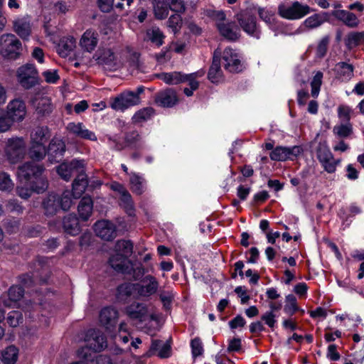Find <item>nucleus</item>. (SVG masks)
<instances>
[{
	"mask_svg": "<svg viewBox=\"0 0 364 364\" xmlns=\"http://www.w3.org/2000/svg\"><path fill=\"white\" fill-rule=\"evenodd\" d=\"M98 33L92 29H87L80 40L81 48L88 53H91L96 48L98 44Z\"/></svg>",
	"mask_w": 364,
	"mask_h": 364,
	"instance_id": "obj_24",
	"label": "nucleus"
},
{
	"mask_svg": "<svg viewBox=\"0 0 364 364\" xmlns=\"http://www.w3.org/2000/svg\"><path fill=\"white\" fill-rule=\"evenodd\" d=\"M257 13L259 18L273 29L275 23L274 12L267 8L258 7Z\"/></svg>",
	"mask_w": 364,
	"mask_h": 364,
	"instance_id": "obj_46",
	"label": "nucleus"
},
{
	"mask_svg": "<svg viewBox=\"0 0 364 364\" xmlns=\"http://www.w3.org/2000/svg\"><path fill=\"white\" fill-rule=\"evenodd\" d=\"M220 53L214 52L213 62L208 73V80L213 83H220L224 80L223 70L220 67Z\"/></svg>",
	"mask_w": 364,
	"mask_h": 364,
	"instance_id": "obj_23",
	"label": "nucleus"
},
{
	"mask_svg": "<svg viewBox=\"0 0 364 364\" xmlns=\"http://www.w3.org/2000/svg\"><path fill=\"white\" fill-rule=\"evenodd\" d=\"M24 295V289L20 285H12L8 289L6 294H3L0 297V302L5 306L15 307Z\"/></svg>",
	"mask_w": 364,
	"mask_h": 364,
	"instance_id": "obj_14",
	"label": "nucleus"
},
{
	"mask_svg": "<svg viewBox=\"0 0 364 364\" xmlns=\"http://www.w3.org/2000/svg\"><path fill=\"white\" fill-rule=\"evenodd\" d=\"M120 205L122 206L129 215L134 213V204L130 193L127 191L120 195Z\"/></svg>",
	"mask_w": 364,
	"mask_h": 364,
	"instance_id": "obj_49",
	"label": "nucleus"
},
{
	"mask_svg": "<svg viewBox=\"0 0 364 364\" xmlns=\"http://www.w3.org/2000/svg\"><path fill=\"white\" fill-rule=\"evenodd\" d=\"M169 9L178 14L183 13L186 6L183 0H166Z\"/></svg>",
	"mask_w": 364,
	"mask_h": 364,
	"instance_id": "obj_58",
	"label": "nucleus"
},
{
	"mask_svg": "<svg viewBox=\"0 0 364 364\" xmlns=\"http://www.w3.org/2000/svg\"><path fill=\"white\" fill-rule=\"evenodd\" d=\"M33 103L36 111L41 115H46L52 112L53 106L50 100L47 97L36 98Z\"/></svg>",
	"mask_w": 364,
	"mask_h": 364,
	"instance_id": "obj_37",
	"label": "nucleus"
},
{
	"mask_svg": "<svg viewBox=\"0 0 364 364\" xmlns=\"http://www.w3.org/2000/svg\"><path fill=\"white\" fill-rule=\"evenodd\" d=\"M73 204L71 192L65 191L61 196L55 193H50L43 200L42 206L47 216L55 215L60 209L68 210Z\"/></svg>",
	"mask_w": 364,
	"mask_h": 364,
	"instance_id": "obj_1",
	"label": "nucleus"
},
{
	"mask_svg": "<svg viewBox=\"0 0 364 364\" xmlns=\"http://www.w3.org/2000/svg\"><path fill=\"white\" fill-rule=\"evenodd\" d=\"M329 43V38L323 37L318 43L316 48V56L319 58H323L327 52V48Z\"/></svg>",
	"mask_w": 364,
	"mask_h": 364,
	"instance_id": "obj_61",
	"label": "nucleus"
},
{
	"mask_svg": "<svg viewBox=\"0 0 364 364\" xmlns=\"http://www.w3.org/2000/svg\"><path fill=\"white\" fill-rule=\"evenodd\" d=\"M155 17L164 19L168 15L169 7L166 0H152Z\"/></svg>",
	"mask_w": 364,
	"mask_h": 364,
	"instance_id": "obj_39",
	"label": "nucleus"
},
{
	"mask_svg": "<svg viewBox=\"0 0 364 364\" xmlns=\"http://www.w3.org/2000/svg\"><path fill=\"white\" fill-rule=\"evenodd\" d=\"M44 171V167L36 164L34 162H26L20 166L18 168V176L25 180H30L32 178L38 179Z\"/></svg>",
	"mask_w": 364,
	"mask_h": 364,
	"instance_id": "obj_19",
	"label": "nucleus"
},
{
	"mask_svg": "<svg viewBox=\"0 0 364 364\" xmlns=\"http://www.w3.org/2000/svg\"><path fill=\"white\" fill-rule=\"evenodd\" d=\"M66 151L65 141L59 137H53L47 148L48 160L50 164H56L62 161Z\"/></svg>",
	"mask_w": 364,
	"mask_h": 364,
	"instance_id": "obj_7",
	"label": "nucleus"
},
{
	"mask_svg": "<svg viewBox=\"0 0 364 364\" xmlns=\"http://www.w3.org/2000/svg\"><path fill=\"white\" fill-rule=\"evenodd\" d=\"M328 18L326 12L314 14L306 18L301 25L294 31V34H301L307 31L314 30L321 26Z\"/></svg>",
	"mask_w": 364,
	"mask_h": 364,
	"instance_id": "obj_12",
	"label": "nucleus"
},
{
	"mask_svg": "<svg viewBox=\"0 0 364 364\" xmlns=\"http://www.w3.org/2000/svg\"><path fill=\"white\" fill-rule=\"evenodd\" d=\"M63 226L66 233L73 236L79 234L80 231L78 219L73 214H69L64 218Z\"/></svg>",
	"mask_w": 364,
	"mask_h": 364,
	"instance_id": "obj_33",
	"label": "nucleus"
},
{
	"mask_svg": "<svg viewBox=\"0 0 364 364\" xmlns=\"http://www.w3.org/2000/svg\"><path fill=\"white\" fill-rule=\"evenodd\" d=\"M36 180L37 181H34L31 186L32 189L38 193L45 191L48 188L47 180L41 176Z\"/></svg>",
	"mask_w": 364,
	"mask_h": 364,
	"instance_id": "obj_64",
	"label": "nucleus"
},
{
	"mask_svg": "<svg viewBox=\"0 0 364 364\" xmlns=\"http://www.w3.org/2000/svg\"><path fill=\"white\" fill-rule=\"evenodd\" d=\"M115 252L128 258L133 252V244L130 240H118L115 245Z\"/></svg>",
	"mask_w": 364,
	"mask_h": 364,
	"instance_id": "obj_41",
	"label": "nucleus"
},
{
	"mask_svg": "<svg viewBox=\"0 0 364 364\" xmlns=\"http://www.w3.org/2000/svg\"><path fill=\"white\" fill-rule=\"evenodd\" d=\"M225 68L230 73H237L242 70V63L237 53L232 48H227L222 55Z\"/></svg>",
	"mask_w": 364,
	"mask_h": 364,
	"instance_id": "obj_16",
	"label": "nucleus"
},
{
	"mask_svg": "<svg viewBox=\"0 0 364 364\" xmlns=\"http://www.w3.org/2000/svg\"><path fill=\"white\" fill-rule=\"evenodd\" d=\"M29 156L33 161H41L47 154V149L43 144H31Z\"/></svg>",
	"mask_w": 364,
	"mask_h": 364,
	"instance_id": "obj_43",
	"label": "nucleus"
},
{
	"mask_svg": "<svg viewBox=\"0 0 364 364\" xmlns=\"http://www.w3.org/2000/svg\"><path fill=\"white\" fill-rule=\"evenodd\" d=\"M14 183L10 175L5 172L0 173V191L10 192L13 190Z\"/></svg>",
	"mask_w": 364,
	"mask_h": 364,
	"instance_id": "obj_53",
	"label": "nucleus"
},
{
	"mask_svg": "<svg viewBox=\"0 0 364 364\" xmlns=\"http://www.w3.org/2000/svg\"><path fill=\"white\" fill-rule=\"evenodd\" d=\"M22 319L21 314L18 311H12L9 313L6 321L11 327H16L18 326L20 321Z\"/></svg>",
	"mask_w": 364,
	"mask_h": 364,
	"instance_id": "obj_59",
	"label": "nucleus"
},
{
	"mask_svg": "<svg viewBox=\"0 0 364 364\" xmlns=\"http://www.w3.org/2000/svg\"><path fill=\"white\" fill-rule=\"evenodd\" d=\"M317 158L323 168L329 173H334L336 170L338 162L326 143H320L316 151Z\"/></svg>",
	"mask_w": 364,
	"mask_h": 364,
	"instance_id": "obj_8",
	"label": "nucleus"
},
{
	"mask_svg": "<svg viewBox=\"0 0 364 364\" xmlns=\"http://www.w3.org/2000/svg\"><path fill=\"white\" fill-rule=\"evenodd\" d=\"M5 153L11 164L21 160L26 154V143L23 138L15 137L9 139L5 147Z\"/></svg>",
	"mask_w": 364,
	"mask_h": 364,
	"instance_id": "obj_5",
	"label": "nucleus"
},
{
	"mask_svg": "<svg viewBox=\"0 0 364 364\" xmlns=\"http://www.w3.org/2000/svg\"><path fill=\"white\" fill-rule=\"evenodd\" d=\"M351 112L350 107L347 105H342L338 107V116L340 119L346 122V123L349 122Z\"/></svg>",
	"mask_w": 364,
	"mask_h": 364,
	"instance_id": "obj_60",
	"label": "nucleus"
},
{
	"mask_svg": "<svg viewBox=\"0 0 364 364\" xmlns=\"http://www.w3.org/2000/svg\"><path fill=\"white\" fill-rule=\"evenodd\" d=\"M363 43H364V32H350L345 39V45L348 50H352Z\"/></svg>",
	"mask_w": 364,
	"mask_h": 364,
	"instance_id": "obj_40",
	"label": "nucleus"
},
{
	"mask_svg": "<svg viewBox=\"0 0 364 364\" xmlns=\"http://www.w3.org/2000/svg\"><path fill=\"white\" fill-rule=\"evenodd\" d=\"M129 261L130 260H129L127 257L121 255L120 254L115 253L109 258V263L112 268H113L115 271L122 273V270L118 269L117 267H114V264H118L119 267L124 269L127 267V264H129Z\"/></svg>",
	"mask_w": 364,
	"mask_h": 364,
	"instance_id": "obj_47",
	"label": "nucleus"
},
{
	"mask_svg": "<svg viewBox=\"0 0 364 364\" xmlns=\"http://www.w3.org/2000/svg\"><path fill=\"white\" fill-rule=\"evenodd\" d=\"M127 315L132 319L143 321L148 314V308L146 304L133 302L125 309Z\"/></svg>",
	"mask_w": 364,
	"mask_h": 364,
	"instance_id": "obj_26",
	"label": "nucleus"
},
{
	"mask_svg": "<svg viewBox=\"0 0 364 364\" xmlns=\"http://www.w3.org/2000/svg\"><path fill=\"white\" fill-rule=\"evenodd\" d=\"M140 103V97L134 92H124L109 100L110 107L115 111L124 112Z\"/></svg>",
	"mask_w": 364,
	"mask_h": 364,
	"instance_id": "obj_4",
	"label": "nucleus"
},
{
	"mask_svg": "<svg viewBox=\"0 0 364 364\" xmlns=\"http://www.w3.org/2000/svg\"><path fill=\"white\" fill-rule=\"evenodd\" d=\"M95 352L87 344L85 346L81 347L77 350V356L85 363L89 361L93 362Z\"/></svg>",
	"mask_w": 364,
	"mask_h": 364,
	"instance_id": "obj_54",
	"label": "nucleus"
},
{
	"mask_svg": "<svg viewBox=\"0 0 364 364\" xmlns=\"http://www.w3.org/2000/svg\"><path fill=\"white\" fill-rule=\"evenodd\" d=\"M353 65L346 62H339L335 67V72L338 77L345 82L349 81L353 77Z\"/></svg>",
	"mask_w": 364,
	"mask_h": 364,
	"instance_id": "obj_32",
	"label": "nucleus"
},
{
	"mask_svg": "<svg viewBox=\"0 0 364 364\" xmlns=\"http://www.w3.org/2000/svg\"><path fill=\"white\" fill-rule=\"evenodd\" d=\"M76 41L72 36L63 38L58 46V52L62 57H67L75 48Z\"/></svg>",
	"mask_w": 364,
	"mask_h": 364,
	"instance_id": "obj_36",
	"label": "nucleus"
},
{
	"mask_svg": "<svg viewBox=\"0 0 364 364\" xmlns=\"http://www.w3.org/2000/svg\"><path fill=\"white\" fill-rule=\"evenodd\" d=\"M18 350L14 346H10L1 353L2 362L4 364H15L17 360Z\"/></svg>",
	"mask_w": 364,
	"mask_h": 364,
	"instance_id": "obj_42",
	"label": "nucleus"
},
{
	"mask_svg": "<svg viewBox=\"0 0 364 364\" xmlns=\"http://www.w3.org/2000/svg\"><path fill=\"white\" fill-rule=\"evenodd\" d=\"M14 31L23 39H26L31 34V26L27 17L18 18L14 21Z\"/></svg>",
	"mask_w": 364,
	"mask_h": 364,
	"instance_id": "obj_30",
	"label": "nucleus"
},
{
	"mask_svg": "<svg viewBox=\"0 0 364 364\" xmlns=\"http://www.w3.org/2000/svg\"><path fill=\"white\" fill-rule=\"evenodd\" d=\"M146 38L148 41H150L157 46H160L164 43L163 39L164 36L159 28L153 27L147 30Z\"/></svg>",
	"mask_w": 364,
	"mask_h": 364,
	"instance_id": "obj_45",
	"label": "nucleus"
},
{
	"mask_svg": "<svg viewBox=\"0 0 364 364\" xmlns=\"http://www.w3.org/2000/svg\"><path fill=\"white\" fill-rule=\"evenodd\" d=\"M146 284H136V294L140 297H149L158 291L159 284L157 279L152 275L148 274L143 279Z\"/></svg>",
	"mask_w": 364,
	"mask_h": 364,
	"instance_id": "obj_17",
	"label": "nucleus"
},
{
	"mask_svg": "<svg viewBox=\"0 0 364 364\" xmlns=\"http://www.w3.org/2000/svg\"><path fill=\"white\" fill-rule=\"evenodd\" d=\"M85 341L93 351H101L107 347L106 338L99 330H89L86 334Z\"/></svg>",
	"mask_w": 364,
	"mask_h": 364,
	"instance_id": "obj_20",
	"label": "nucleus"
},
{
	"mask_svg": "<svg viewBox=\"0 0 364 364\" xmlns=\"http://www.w3.org/2000/svg\"><path fill=\"white\" fill-rule=\"evenodd\" d=\"M84 161L82 160L73 159L70 163L63 162L56 168L58 174L63 180L68 181L74 173H78L83 171Z\"/></svg>",
	"mask_w": 364,
	"mask_h": 364,
	"instance_id": "obj_11",
	"label": "nucleus"
},
{
	"mask_svg": "<svg viewBox=\"0 0 364 364\" xmlns=\"http://www.w3.org/2000/svg\"><path fill=\"white\" fill-rule=\"evenodd\" d=\"M159 298L166 309L170 307L173 299V294L171 291L161 290L159 292Z\"/></svg>",
	"mask_w": 364,
	"mask_h": 364,
	"instance_id": "obj_63",
	"label": "nucleus"
},
{
	"mask_svg": "<svg viewBox=\"0 0 364 364\" xmlns=\"http://www.w3.org/2000/svg\"><path fill=\"white\" fill-rule=\"evenodd\" d=\"M48 129L44 127H38L33 130L31 134V144H43L46 141V134Z\"/></svg>",
	"mask_w": 364,
	"mask_h": 364,
	"instance_id": "obj_50",
	"label": "nucleus"
},
{
	"mask_svg": "<svg viewBox=\"0 0 364 364\" xmlns=\"http://www.w3.org/2000/svg\"><path fill=\"white\" fill-rule=\"evenodd\" d=\"M236 17L240 27L246 33L257 39L260 38L261 31L255 16L247 13H240Z\"/></svg>",
	"mask_w": 364,
	"mask_h": 364,
	"instance_id": "obj_9",
	"label": "nucleus"
},
{
	"mask_svg": "<svg viewBox=\"0 0 364 364\" xmlns=\"http://www.w3.org/2000/svg\"><path fill=\"white\" fill-rule=\"evenodd\" d=\"M299 310V307L296 303V298L293 294H288L286 296V304L284 308V311L292 316Z\"/></svg>",
	"mask_w": 364,
	"mask_h": 364,
	"instance_id": "obj_51",
	"label": "nucleus"
},
{
	"mask_svg": "<svg viewBox=\"0 0 364 364\" xmlns=\"http://www.w3.org/2000/svg\"><path fill=\"white\" fill-rule=\"evenodd\" d=\"M118 316V311L114 308L105 307L100 313V323L109 333H112L115 328Z\"/></svg>",
	"mask_w": 364,
	"mask_h": 364,
	"instance_id": "obj_15",
	"label": "nucleus"
},
{
	"mask_svg": "<svg viewBox=\"0 0 364 364\" xmlns=\"http://www.w3.org/2000/svg\"><path fill=\"white\" fill-rule=\"evenodd\" d=\"M154 114V109L151 107L144 108L136 112L132 117L135 123H141L150 119Z\"/></svg>",
	"mask_w": 364,
	"mask_h": 364,
	"instance_id": "obj_52",
	"label": "nucleus"
},
{
	"mask_svg": "<svg viewBox=\"0 0 364 364\" xmlns=\"http://www.w3.org/2000/svg\"><path fill=\"white\" fill-rule=\"evenodd\" d=\"M7 117L13 122H21L26 114L24 101L19 98L11 100L6 106Z\"/></svg>",
	"mask_w": 364,
	"mask_h": 364,
	"instance_id": "obj_13",
	"label": "nucleus"
},
{
	"mask_svg": "<svg viewBox=\"0 0 364 364\" xmlns=\"http://www.w3.org/2000/svg\"><path fill=\"white\" fill-rule=\"evenodd\" d=\"M87 186V176L83 170L77 173V177L73 183V193H71V196L73 195L75 198H80L85 192Z\"/></svg>",
	"mask_w": 364,
	"mask_h": 364,
	"instance_id": "obj_31",
	"label": "nucleus"
},
{
	"mask_svg": "<svg viewBox=\"0 0 364 364\" xmlns=\"http://www.w3.org/2000/svg\"><path fill=\"white\" fill-rule=\"evenodd\" d=\"M129 182L131 189L134 193L138 195L144 193L145 190V180L141 176L136 173H131Z\"/></svg>",
	"mask_w": 364,
	"mask_h": 364,
	"instance_id": "obj_38",
	"label": "nucleus"
},
{
	"mask_svg": "<svg viewBox=\"0 0 364 364\" xmlns=\"http://www.w3.org/2000/svg\"><path fill=\"white\" fill-rule=\"evenodd\" d=\"M314 10L298 1H284L278 5V14L287 20H299Z\"/></svg>",
	"mask_w": 364,
	"mask_h": 364,
	"instance_id": "obj_2",
	"label": "nucleus"
},
{
	"mask_svg": "<svg viewBox=\"0 0 364 364\" xmlns=\"http://www.w3.org/2000/svg\"><path fill=\"white\" fill-rule=\"evenodd\" d=\"M323 76V73L321 71H318L316 72L311 82V95L314 97H316L318 95L320 88L322 85Z\"/></svg>",
	"mask_w": 364,
	"mask_h": 364,
	"instance_id": "obj_55",
	"label": "nucleus"
},
{
	"mask_svg": "<svg viewBox=\"0 0 364 364\" xmlns=\"http://www.w3.org/2000/svg\"><path fill=\"white\" fill-rule=\"evenodd\" d=\"M17 77L25 89H30L38 83V72L32 64L21 66L17 71Z\"/></svg>",
	"mask_w": 364,
	"mask_h": 364,
	"instance_id": "obj_6",
	"label": "nucleus"
},
{
	"mask_svg": "<svg viewBox=\"0 0 364 364\" xmlns=\"http://www.w3.org/2000/svg\"><path fill=\"white\" fill-rule=\"evenodd\" d=\"M93 208V202L90 197H83L79 203L77 210L80 218L86 221L90 217Z\"/></svg>",
	"mask_w": 364,
	"mask_h": 364,
	"instance_id": "obj_34",
	"label": "nucleus"
},
{
	"mask_svg": "<svg viewBox=\"0 0 364 364\" xmlns=\"http://www.w3.org/2000/svg\"><path fill=\"white\" fill-rule=\"evenodd\" d=\"M6 212L14 213L16 214L21 213L23 212V207L16 199L9 200L5 206Z\"/></svg>",
	"mask_w": 364,
	"mask_h": 364,
	"instance_id": "obj_57",
	"label": "nucleus"
},
{
	"mask_svg": "<svg viewBox=\"0 0 364 364\" xmlns=\"http://www.w3.org/2000/svg\"><path fill=\"white\" fill-rule=\"evenodd\" d=\"M94 230L96 235L105 240H112L117 236L115 225L107 220L95 223Z\"/></svg>",
	"mask_w": 364,
	"mask_h": 364,
	"instance_id": "obj_18",
	"label": "nucleus"
},
{
	"mask_svg": "<svg viewBox=\"0 0 364 364\" xmlns=\"http://www.w3.org/2000/svg\"><path fill=\"white\" fill-rule=\"evenodd\" d=\"M333 16L349 28H356L359 24V20L355 14L346 10L335 11Z\"/></svg>",
	"mask_w": 364,
	"mask_h": 364,
	"instance_id": "obj_29",
	"label": "nucleus"
},
{
	"mask_svg": "<svg viewBox=\"0 0 364 364\" xmlns=\"http://www.w3.org/2000/svg\"><path fill=\"white\" fill-rule=\"evenodd\" d=\"M191 350H192V355L194 358H196L198 356H200L203 353V348L201 341L196 338L191 341Z\"/></svg>",
	"mask_w": 364,
	"mask_h": 364,
	"instance_id": "obj_62",
	"label": "nucleus"
},
{
	"mask_svg": "<svg viewBox=\"0 0 364 364\" xmlns=\"http://www.w3.org/2000/svg\"><path fill=\"white\" fill-rule=\"evenodd\" d=\"M134 292L136 293V283H124L117 289V298L120 301H126Z\"/></svg>",
	"mask_w": 364,
	"mask_h": 364,
	"instance_id": "obj_35",
	"label": "nucleus"
},
{
	"mask_svg": "<svg viewBox=\"0 0 364 364\" xmlns=\"http://www.w3.org/2000/svg\"><path fill=\"white\" fill-rule=\"evenodd\" d=\"M66 130L76 137L90 140L97 141V138L95 134L86 128L82 122H70L66 126Z\"/></svg>",
	"mask_w": 364,
	"mask_h": 364,
	"instance_id": "obj_21",
	"label": "nucleus"
},
{
	"mask_svg": "<svg viewBox=\"0 0 364 364\" xmlns=\"http://www.w3.org/2000/svg\"><path fill=\"white\" fill-rule=\"evenodd\" d=\"M333 132L340 138H347L353 133V126L350 122L334 126Z\"/></svg>",
	"mask_w": 364,
	"mask_h": 364,
	"instance_id": "obj_48",
	"label": "nucleus"
},
{
	"mask_svg": "<svg viewBox=\"0 0 364 364\" xmlns=\"http://www.w3.org/2000/svg\"><path fill=\"white\" fill-rule=\"evenodd\" d=\"M156 102L157 105L164 107L173 106L178 102L175 91L171 89L160 92L156 95Z\"/></svg>",
	"mask_w": 364,
	"mask_h": 364,
	"instance_id": "obj_27",
	"label": "nucleus"
},
{
	"mask_svg": "<svg viewBox=\"0 0 364 364\" xmlns=\"http://www.w3.org/2000/svg\"><path fill=\"white\" fill-rule=\"evenodd\" d=\"M303 149L299 146L291 147L279 146L275 147L269 154V157L272 161H284L287 160H293L302 152Z\"/></svg>",
	"mask_w": 364,
	"mask_h": 364,
	"instance_id": "obj_10",
	"label": "nucleus"
},
{
	"mask_svg": "<svg viewBox=\"0 0 364 364\" xmlns=\"http://www.w3.org/2000/svg\"><path fill=\"white\" fill-rule=\"evenodd\" d=\"M218 29L222 36L231 41H237L240 36L239 28L232 21L219 23Z\"/></svg>",
	"mask_w": 364,
	"mask_h": 364,
	"instance_id": "obj_25",
	"label": "nucleus"
},
{
	"mask_svg": "<svg viewBox=\"0 0 364 364\" xmlns=\"http://www.w3.org/2000/svg\"><path fill=\"white\" fill-rule=\"evenodd\" d=\"M114 265L122 270V274L132 277L134 281L140 280L145 274V269L140 263L136 264L129 261V264H127V267L124 269L119 267L118 264H114Z\"/></svg>",
	"mask_w": 364,
	"mask_h": 364,
	"instance_id": "obj_28",
	"label": "nucleus"
},
{
	"mask_svg": "<svg viewBox=\"0 0 364 364\" xmlns=\"http://www.w3.org/2000/svg\"><path fill=\"white\" fill-rule=\"evenodd\" d=\"M159 77L166 83L172 85H176L186 81V75H183L177 72L164 73L159 75Z\"/></svg>",
	"mask_w": 364,
	"mask_h": 364,
	"instance_id": "obj_44",
	"label": "nucleus"
},
{
	"mask_svg": "<svg viewBox=\"0 0 364 364\" xmlns=\"http://www.w3.org/2000/svg\"><path fill=\"white\" fill-rule=\"evenodd\" d=\"M94 58L99 65H103L107 69L112 70L117 68V58L110 49L99 50L95 54Z\"/></svg>",
	"mask_w": 364,
	"mask_h": 364,
	"instance_id": "obj_22",
	"label": "nucleus"
},
{
	"mask_svg": "<svg viewBox=\"0 0 364 364\" xmlns=\"http://www.w3.org/2000/svg\"><path fill=\"white\" fill-rule=\"evenodd\" d=\"M22 50L21 41L11 33L4 34L0 38V54L9 59L17 58Z\"/></svg>",
	"mask_w": 364,
	"mask_h": 364,
	"instance_id": "obj_3",
	"label": "nucleus"
},
{
	"mask_svg": "<svg viewBox=\"0 0 364 364\" xmlns=\"http://www.w3.org/2000/svg\"><path fill=\"white\" fill-rule=\"evenodd\" d=\"M182 25V18L179 14L172 15L168 21V26L172 29L173 33L179 31Z\"/></svg>",
	"mask_w": 364,
	"mask_h": 364,
	"instance_id": "obj_56",
	"label": "nucleus"
}]
</instances>
